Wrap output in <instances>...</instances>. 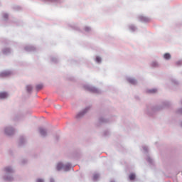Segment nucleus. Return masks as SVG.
<instances>
[{"mask_svg": "<svg viewBox=\"0 0 182 182\" xmlns=\"http://www.w3.org/2000/svg\"><path fill=\"white\" fill-rule=\"evenodd\" d=\"M3 171H4L5 175L3 176V180L4 181H14V173H15V169L11 166H8L4 168Z\"/></svg>", "mask_w": 182, "mask_h": 182, "instance_id": "1", "label": "nucleus"}, {"mask_svg": "<svg viewBox=\"0 0 182 182\" xmlns=\"http://www.w3.org/2000/svg\"><path fill=\"white\" fill-rule=\"evenodd\" d=\"M72 168V164L70 163L64 164L62 161H59L56 164V170L60 171L63 170L64 171H69Z\"/></svg>", "mask_w": 182, "mask_h": 182, "instance_id": "2", "label": "nucleus"}, {"mask_svg": "<svg viewBox=\"0 0 182 182\" xmlns=\"http://www.w3.org/2000/svg\"><path fill=\"white\" fill-rule=\"evenodd\" d=\"M4 132L6 136H12L15 133V128L11 125H8L4 128Z\"/></svg>", "mask_w": 182, "mask_h": 182, "instance_id": "3", "label": "nucleus"}, {"mask_svg": "<svg viewBox=\"0 0 182 182\" xmlns=\"http://www.w3.org/2000/svg\"><path fill=\"white\" fill-rule=\"evenodd\" d=\"M85 89L89 90L90 92H92V93H100V90L90 85H85Z\"/></svg>", "mask_w": 182, "mask_h": 182, "instance_id": "4", "label": "nucleus"}, {"mask_svg": "<svg viewBox=\"0 0 182 182\" xmlns=\"http://www.w3.org/2000/svg\"><path fill=\"white\" fill-rule=\"evenodd\" d=\"M89 109H90V107H85L84 109H82V111H80V112L76 115V118H77V119H82V117H83V116H85V114H86V113H87V112H89Z\"/></svg>", "mask_w": 182, "mask_h": 182, "instance_id": "5", "label": "nucleus"}, {"mask_svg": "<svg viewBox=\"0 0 182 182\" xmlns=\"http://www.w3.org/2000/svg\"><path fill=\"white\" fill-rule=\"evenodd\" d=\"M38 130H39V133H40L41 136H42V137H46V136H48V131L46 130V129L40 127Z\"/></svg>", "mask_w": 182, "mask_h": 182, "instance_id": "6", "label": "nucleus"}, {"mask_svg": "<svg viewBox=\"0 0 182 182\" xmlns=\"http://www.w3.org/2000/svg\"><path fill=\"white\" fill-rule=\"evenodd\" d=\"M12 73L10 70H5L0 73V77H6L9 76Z\"/></svg>", "mask_w": 182, "mask_h": 182, "instance_id": "7", "label": "nucleus"}, {"mask_svg": "<svg viewBox=\"0 0 182 182\" xmlns=\"http://www.w3.org/2000/svg\"><path fill=\"white\" fill-rule=\"evenodd\" d=\"M9 97V94L6 92H0V100H4V99H8Z\"/></svg>", "mask_w": 182, "mask_h": 182, "instance_id": "8", "label": "nucleus"}, {"mask_svg": "<svg viewBox=\"0 0 182 182\" xmlns=\"http://www.w3.org/2000/svg\"><path fill=\"white\" fill-rule=\"evenodd\" d=\"M127 80L131 85H136V83H137V80H136V79H134V78H133L132 77H127Z\"/></svg>", "mask_w": 182, "mask_h": 182, "instance_id": "9", "label": "nucleus"}, {"mask_svg": "<svg viewBox=\"0 0 182 182\" xmlns=\"http://www.w3.org/2000/svg\"><path fill=\"white\" fill-rule=\"evenodd\" d=\"M139 21H141V22H149V18L143 16H139Z\"/></svg>", "mask_w": 182, "mask_h": 182, "instance_id": "10", "label": "nucleus"}, {"mask_svg": "<svg viewBox=\"0 0 182 182\" xmlns=\"http://www.w3.org/2000/svg\"><path fill=\"white\" fill-rule=\"evenodd\" d=\"M34 49L35 47L32 46H27L25 47V50H26L27 52H32V50H33Z\"/></svg>", "mask_w": 182, "mask_h": 182, "instance_id": "11", "label": "nucleus"}, {"mask_svg": "<svg viewBox=\"0 0 182 182\" xmlns=\"http://www.w3.org/2000/svg\"><path fill=\"white\" fill-rule=\"evenodd\" d=\"M151 68H159L160 66V64L157 61H152L151 63Z\"/></svg>", "mask_w": 182, "mask_h": 182, "instance_id": "12", "label": "nucleus"}, {"mask_svg": "<svg viewBox=\"0 0 182 182\" xmlns=\"http://www.w3.org/2000/svg\"><path fill=\"white\" fill-rule=\"evenodd\" d=\"M164 59L166 60H170V59H171V55L168 53L164 54Z\"/></svg>", "mask_w": 182, "mask_h": 182, "instance_id": "13", "label": "nucleus"}, {"mask_svg": "<svg viewBox=\"0 0 182 182\" xmlns=\"http://www.w3.org/2000/svg\"><path fill=\"white\" fill-rule=\"evenodd\" d=\"M99 178H100V175L99 173H94L92 178L93 181H97Z\"/></svg>", "mask_w": 182, "mask_h": 182, "instance_id": "14", "label": "nucleus"}, {"mask_svg": "<svg viewBox=\"0 0 182 182\" xmlns=\"http://www.w3.org/2000/svg\"><path fill=\"white\" fill-rule=\"evenodd\" d=\"M4 55H9L11 53V50L9 48H4L3 50Z\"/></svg>", "mask_w": 182, "mask_h": 182, "instance_id": "15", "label": "nucleus"}, {"mask_svg": "<svg viewBox=\"0 0 182 182\" xmlns=\"http://www.w3.org/2000/svg\"><path fill=\"white\" fill-rule=\"evenodd\" d=\"M129 31H131V32H135V31H137V28L134 25H131L129 26Z\"/></svg>", "mask_w": 182, "mask_h": 182, "instance_id": "16", "label": "nucleus"}, {"mask_svg": "<svg viewBox=\"0 0 182 182\" xmlns=\"http://www.w3.org/2000/svg\"><path fill=\"white\" fill-rule=\"evenodd\" d=\"M33 89V87H32V85L26 86V90H27V92H28V93H31V92H32Z\"/></svg>", "mask_w": 182, "mask_h": 182, "instance_id": "17", "label": "nucleus"}, {"mask_svg": "<svg viewBox=\"0 0 182 182\" xmlns=\"http://www.w3.org/2000/svg\"><path fill=\"white\" fill-rule=\"evenodd\" d=\"M28 163V159H23L20 161V164L21 166H23V164H26Z\"/></svg>", "mask_w": 182, "mask_h": 182, "instance_id": "18", "label": "nucleus"}, {"mask_svg": "<svg viewBox=\"0 0 182 182\" xmlns=\"http://www.w3.org/2000/svg\"><path fill=\"white\" fill-rule=\"evenodd\" d=\"M145 112L147 114H150L151 112H154V108H146Z\"/></svg>", "mask_w": 182, "mask_h": 182, "instance_id": "19", "label": "nucleus"}, {"mask_svg": "<svg viewBox=\"0 0 182 182\" xmlns=\"http://www.w3.org/2000/svg\"><path fill=\"white\" fill-rule=\"evenodd\" d=\"M95 62L97 63H102V58H100V56H97L96 59H95Z\"/></svg>", "mask_w": 182, "mask_h": 182, "instance_id": "20", "label": "nucleus"}, {"mask_svg": "<svg viewBox=\"0 0 182 182\" xmlns=\"http://www.w3.org/2000/svg\"><path fill=\"white\" fill-rule=\"evenodd\" d=\"M134 178H136V175L134 173H131L129 175V180L133 181Z\"/></svg>", "mask_w": 182, "mask_h": 182, "instance_id": "21", "label": "nucleus"}, {"mask_svg": "<svg viewBox=\"0 0 182 182\" xmlns=\"http://www.w3.org/2000/svg\"><path fill=\"white\" fill-rule=\"evenodd\" d=\"M149 93H156L157 92V89L153 88L148 90Z\"/></svg>", "mask_w": 182, "mask_h": 182, "instance_id": "22", "label": "nucleus"}, {"mask_svg": "<svg viewBox=\"0 0 182 182\" xmlns=\"http://www.w3.org/2000/svg\"><path fill=\"white\" fill-rule=\"evenodd\" d=\"M100 122H101V123H107V119H106L104 117H101L100 119Z\"/></svg>", "mask_w": 182, "mask_h": 182, "instance_id": "23", "label": "nucleus"}, {"mask_svg": "<svg viewBox=\"0 0 182 182\" xmlns=\"http://www.w3.org/2000/svg\"><path fill=\"white\" fill-rule=\"evenodd\" d=\"M146 160L148 163H153V159L150 156H147Z\"/></svg>", "mask_w": 182, "mask_h": 182, "instance_id": "24", "label": "nucleus"}, {"mask_svg": "<svg viewBox=\"0 0 182 182\" xmlns=\"http://www.w3.org/2000/svg\"><path fill=\"white\" fill-rule=\"evenodd\" d=\"M36 182H45V179L43 178H37Z\"/></svg>", "mask_w": 182, "mask_h": 182, "instance_id": "25", "label": "nucleus"}, {"mask_svg": "<svg viewBox=\"0 0 182 182\" xmlns=\"http://www.w3.org/2000/svg\"><path fill=\"white\" fill-rule=\"evenodd\" d=\"M42 85H36V89H37V90H41V89L42 88Z\"/></svg>", "mask_w": 182, "mask_h": 182, "instance_id": "26", "label": "nucleus"}, {"mask_svg": "<svg viewBox=\"0 0 182 182\" xmlns=\"http://www.w3.org/2000/svg\"><path fill=\"white\" fill-rule=\"evenodd\" d=\"M4 19H8V14L5 13L3 14Z\"/></svg>", "mask_w": 182, "mask_h": 182, "instance_id": "27", "label": "nucleus"}, {"mask_svg": "<svg viewBox=\"0 0 182 182\" xmlns=\"http://www.w3.org/2000/svg\"><path fill=\"white\" fill-rule=\"evenodd\" d=\"M85 32H90L91 28H90V27H85Z\"/></svg>", "mask_w": 182, "mask_h": 182, "instance_id": "28", "label": "nucleus"}, {"mask_svg": "<svg viewBox=\"0 0 182 182\" xmlns=\"http://www.w3.org/2000/svg\"><path fill=\"white\" fill-rule=\"evenodd\" d=\"M172 83H173V85H177L178 82L176 80H172Z\"/></svg>", "mask_w": 182, "mask_h": 182, "instance_id": "29", "label": "nucleus"}, {"mask_svg": "<svg viewBox=\"0 0 182 182\" xmlns=\"http://www.w3.org/2000/svg\"><path fill=\"white\" fill-rule=\"evenodd\" d=\"M143 150H144V153H146L147 151V146H143Z\"/></svg>", "mask_w": 182, "mask_h": 182, "instance_id": "30", "label": "nucleus"}, {"mask_svg": "<svg viewBox=\"0 0 182 182\" xmlns=\"http://www.w3.org/2000/svg\"><path fill=\"white\" fill-rule=\"evenodd\" d=\"M51 60H52V62H57L56 58H53L51 59Z\"/></svg>", "mask_w": 182, "mask_h": 182, "instance_id": "31", "label": "nucleus"}, {"mask_svg": "<svg viewBox=\"0 0 182 182\" xmlns=\"http://www.w3.org/2000/svg\"><path fill=\"white\" fill-rule=\"evenodd\" d=\"M176 65H182V60H179L176 63Z\"/></svg>", "mask_w": 182, "mask_h": 182, "instance_id": "32", "label": "nucleus"}, {"mask_svg": "<svg viewBox=\"0 0 182 182\" xmlns=\"http://www.w3.org/2000/svg\"><path fill=\"white\" fill-rule=\"evenodd\" d=\"M50 182H55V179L53 178H50Z\"/></svg>", "mask_w": 182, "mask_h": 182, "instance_id": "33", "label": "nucleus"}, {"mask_svg": "<svg viewBox=\"0 0 182 182\" xmlns=\"http://www.w3.org/2000/svg\"><path fill=\"white\" fill-rule=\"evenodd\" d=\"M181 126L182 127V122H181Z\"/></svg>", "mask_w": 182, "mask_h": 182, "instance_id": "34", "label": "nucleus"}, {"mask_svg": "<svg viewBox=\"0 0 182 182\" xmlns=\"http://www.w3.org/2000/svg\"><path fill=\"white\" fill-rule=\"evenodd\" d=\"M111 182H114V181H112Z\"/></svg>", "mask_w": 182, "mask_h": 182, "instance_id": "35", "label": "nucleus"}]
</instances>
